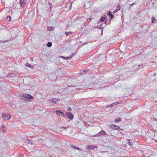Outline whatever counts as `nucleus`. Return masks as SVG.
Segmentation results:
<instances>
[{
  "mask_svg": "<svg viewBox=\"0 0 157 157\" xmlns=\"http://www.w3.org/2000/svg\"><path fill=\"white\" fill-rule=\"evenodd\" d=\"M105 19V18L103 17H102L100 19V21H101L102 22H103Z\"/></svg>",
  "mask_w": 157,
  "mask_h": 157,
  "instance_id": "21",
  "label": "nucleus"
},
{
  "mask_svg": "<svg viewBox=\"0 0 157 157\" xmlns=\"http://www.w3.org/2000/svg\"><path fill=\"white\" fill-rule=\"evenodd\" d=\"M1 130L3 133H5L6 132L5 126L4 125H3L1 128Z\"/></svg>",
  "mask_w": 157,
  "mask_h": 157,
  "instance_id": "8",
  "label": "nucleus"
},
{
  "mask_svg": "<svg viewBox=\"0 0 157 157\" xmlns=\"http://www.w3.org/2000/svg\"><path fill=\"white\" fill-rule=\"evenodd\" d=\"M63 128H64V129H65V127H63Z\"/></svg>",
  "mask_w": 157,
  "mask_h": 157,
  "instance_id": "34",
  "label": "nucleus"
},
{
  "mask_svg": "<svg viewBox=\"0 0 157 157\" xmlns=\"http://www.w3.org/2000/svg\"><path fill=\"white\" fill-rule=\"evenodd\" d=\"M128 140L129 141H128V144L129 145H130L131 144H130V139H128Z\"/></svg>",
  "mask_w": 157,
  "mask_h": 157,
  "instance_id": "31",
  "label": "nucleus"
},
{
  "mask_svg": "<svg viewBox=\"0 0 157 157\" xmlns=\"http://www.w3.org/2000/svg\"><path fill=\"white\" fill-rule=\"evenodd\" d=\"M155 142H157V140H155Z\"/></svg>",
  "mask_w": 157,
  "mask_h": 157,
  "instance_id": "35",
  "label": "nucleus"
},
{
  "mask_svg": "<svg viewBox=\"0 0 157 157\" xmlns=\"http://www.w3.org/2000/svg\"><path fill=\"white\" fill-rule=\"evenodd\" d=\"M61 57L62 58L66 59V57H64L63 56H61Z\"/></svg>",
  "mask_w": 157,
  "mask_h": 157,
  "instance_id": "33",
  "label": "nucleus"
},
{
  "mask_svg": "<svg viewBox=\"0 0 157 157\" xmlns=\"http://www.w3.org/2000/svg\"><path fill=\"white\" fill-rule=\"evenodd\" d=\"M59 113H60V114H62V116H64V114L63 112H62L60 111V112Z\"/></svg>",
  "mask_w": 157,
  "mask_h": 157,
  "instance_id": "27",
  "label": "nucleus"
},
{
  "mask_svg": "<svg viewBox=\"0 0 157 157\" xmlns=\"http://www.w3.org/2000/svg\"><path fill=\"white\" fill-rule=\"evenodd\" d=\"M155 21V20L154 17H153L151 19V22L152 23H154Z\"/></svg>",
  "mask_w": 157,
  "mask_h": 157,
  "instance_id": "23",
  "label": "nucleus"
},
{
  "mask_svg": "<svg viewBox=\"0 0 157 157\" xmlns=\"http://www.w3.org/2000/svg\"><path fill=\"white\" fill-rule=\"evenodd\" d=\"M104 136H108V134L106 133H105V132H104Z\"/></svg>",
  "mask_w": 157,
  "mask_h": 157,
  "instance_id": "29",
  "label": "nucleus"
},
{
  "mask_svg": "<svg viewBox=\"0 0 157 157\" xmlns=\"http://www.w3.org/2000/svg\"><path fill=\"white\" fill-rule=\"evenodd\" d=\"M135 4H136V3H135V2H134V3H132V4H130V6H129V8H130V7H131L132 6V5H135Z\"/></svg>",
  "mask_w": 157,
  "mask_h": 157,
  "instance_id": "26",
  "label": "nucleus"
},
{
  "mask_svg": "<svg viewBox=\"0 0 157 157\" xmlns=\"http://www.w3.org/2000/svg\"><path fill=\"white\" fill-rule=\"evenodd\" d=\"M2 117L5 120H9L11 118V116L8 114L4 113L2 114Z\"/></svg>",
  "mask_w": 157,
  "mask_h": 157,
  "instance_id": "3",
  "label": "nucleus"
},
{
  "mask_svg": "<svg viewBox=\"0 0 157 157\" xmlns=\"http://www.w3.org/2000/svg\"><path fill=\"white\" fill-rule=\"evenodd\" d=\"M66 114L70 119L71 120L73 119V116L71 113L67 112Z\"/></svg>",
  "mask_w": 157,
  "mask_h": 157,
  "instance_id": "5",
  "label": "nucleus"
},
{
  "mask_svg": "<svg viewBox=\"0 0 157 157\" xmlns=\"http://www.w3.org/2000/svg\"><path fill=\"white\" fill-rule=\"evenodd\" d=\"M87 147V149L90 150H94L95 148H96V147L94 145H87L86 146Z\"/></svg>",
  "mask_w": 157,
  "mask_h": 157,
  "instance_id": "6",
  "label": "nucleus"
},
{
  "mask_svg": "<svg viewBox=\"0 0 157 157\" xmlns=\"http://www.w3.org/2000/svg\"><path fill=\"white\" fill-rule=\"evenodd\" d=\"M120 9V7L119 6H118L117 8V9L113 11V13H116L117 11L119 10Z\"/></svg>",
  "mask_w": 157,
  "mask_h": 157,
  "instance_id": "15",
  "label": "nucleus"
},
{
  "mask_svg": "<svg viewBox=\"0 0 157 157\" xmlns=\"http://www.w3.org/2000/svg\"><path fill=\"white\" fill-rule=\"evenodd\" d=\"M105 131L104 130H102V131H101L99 132H100V135L101 136H104V132H105Z\"/></svg>",
  "mask_w": 157,
  "mask_h": 157,
  "instance_id": "16",
  "label": "nucleus"
},
{
  "mask_svg": "<svg viewBox=\"0 0 157 157\" xmlns=\"http://www.w3.org/2000/svg\"><path fill=\"white\" fill-rule=\"evenodd\" d=\"M89 71V69H86V70H84L83 71H80V74H85L86 73L88 72Z\"/></svg>",
  "mask_w": 157,
  "mask_h": 157,
  "instance_id": "7",
  "label": "nucleus"
},
{
  "mask_svg": "<svg viewBox=\"0 0 157 157\" xmlns=\"http://www.w3.org/2000/svg\"><path fill=\"white\" fill-rule=\"evenodd\" d=\"M11 19V16H8L6 18V20L7 21H10Z\"/></svg>",
  "mask_w": 157,
  "mask_h": 157,
  "instance_id": "20",
  "label": "nucleus"
},
{
  "mask_svg": "<svg viewBox=\"0 0 157 157\" xmlns=\"http://www.w3.org/2000/svg\"><path fill=\"white\" fill-rule=\"evenodd\" d=\"M114 103H115V105H116L118 104L119 103L118 102H115Z\"/></svg>",
  "mask_w": 157,
  "mask_h": 157,
  "instance_id": "32",
  "label": "nucleus"
},
{
  "mask_svg": "<svg viewBox=\"0 0 157 157\" xmlns=\"http://www.w3.org/2000/svg\"><path fill=\"white\" fill-rule=\"evenodd\" d=\"M20 4L22 7H24L25 5V3L24 2V0H20Z\"/></svg>",
  "mask_w": 157,
  "mask_h": 157,
  "instance_id": "9",
  "label": "nucleus"
},
{
  "mask_svg": "<svg viewBox=\"0 0 157 157\" xmlns=\"http://www.w3.org/2000/svg\"><path fill=\"white\" fill-rule=\"evenodd\" d=\"M107 15H108L110 16L111 19H112L113 18V15L111 13V12L109 11Z\"/></svg>",
  "mask_w": 157,
  "mask_h": 157,
  "instance_id": "12",
  "label": "nucleus"
},
{
  "mask_svg": "<svg viewBox=\"0 0 157 157\" xmlns=\"http://www.w3.org/2000/svg\"><path fill=\"white\" fill-rule=\"evenodd\" d=\"M59 100L57 98L51 99L48 100V102L52 105L56 104L58 103Z\"/></svg>",
  "mask_w": 157,
  "mask_h": 157,
  "instance_id": "2",
  "label": "nucleus"
},
{
  "mask_svg": "<svg viewBox=\"0 0 157 157\" xmlns=\"http://www.w3.org/2000/svg\"><path fill=\"white\" fill-rule=\"evenodd\" d=\"M56 112L57 114H60V113H59L60 112V111H58V110H56Z\"/></svg>",
  "mask_w": 157,
  "mask_h": 157,
  "instance_id": "28",
  "label": "nucleus"
},
{
  "mask_svg": "<svg viewBox=\"0 0 157 157\" xmlns=\"http://www.w3.org/2000/svg\"><path fill=\"white\" fill-rule=\"evenodd\" d=\"M71 109L70 107H69L68 109V111H71Z\"/></svg>",
  "mask_w": 157,
  "mask_h": 157,
  "instance_id": "30",
  "label": "nucleus"
},
{
  "mask_svg": "<svg viewBox=\"0 0 157 157\" xmlns=\"http://www.w3.org/2000/svg\"><path fill=\"white\" fill-rule=\"evenodd\" d=\"M15 76V75L13 73L8 74L7 75V77L12 78Z\"/></svg>",
  "mask_w": 157,
  "mask_h": 157,
  "instance_id": "10",
  "label": "nucleus"
},
{
  "mask_svg": "<svg viewBox=\"0 0 157 157\" xmlns=\"http://www.w3.org/2000/svg\"><path fill=\"white\" fill-rule=\"evenodd\" d=\"M101 136L100 132H99L98 134H96V135H94V136H92V137H95V136L98 137V136Z\"/></svg>",
  "mask_w": 157,
  "mask_h": 157,
  "instance_id": "18",
  "label": "nucleus"
},
{
  "mask_svg": "<svg viewBox=\"0 0 157 157\" xmlns=\"http://www.w3.org/2000/svg\"><path fill=\"white\" fill-rule=\"evenodd\" d=\"M26 66L28 67H29L31 68H33V67L31 65H30V64H29V63H27L26 64Z\"/></svg>",
  "mask_w": 157,
  "mask_h": 157,
  "instance_id": "19",
  "label": "nucleus"
},
{
  "mask_svg": "<svg viewBox=\"0 0 157 157\" xmlns=\"http://www.w3.org/2000/svg\"><path fill=\"white\" fill-rule=\"evenodd\" d=\"M109 128H111L114 130H122V129H121L117 125H116L114 124H112L111 125H109Z\"/></svg>",
  "mask_w": 157,
  "mask_h": 157,
  "instance_id": "4",
  "label": "nucleus"
},
{
  "mask_svg": "<svg viewBox=\"0 0 157 157\" xmlns=\"http://www.w3.org/2000/svg\"><path fill=\"white\" fill-rule=\"evenodd\" d=\"M52 43H51L50 42H48L47 44V46L49 47H51L52 46Z\"/></svg>",
  "mask_w": 157,
  "mask_h": 157,
  "instance_id": "17",
  "label": "nucleus"
},
{
  "mask_svg": "<svg viewBox=\"0 0 157 157\" xmlns=\"http://www.w3.org/2000/svg\"><path fill=\"white\" fill-rule=\"evenodd\" d=\"M115 103H112L111 105H108V106L109 107H111V106H113L115 105Z\"/></svg>",
  "mask_w": 157,
  "mask_h": 157,
  "instance_id": "25",
  "label": "nucleus"
},
{
  "mask_svg": "<svg viewBox=\"0 0 157 157\" xmlns=\"http://www.w3.org/2000/svg\"><path fill=\"white\" fill-rule=\"evenodd\" d=\"M71 33H72L71 32H66L65 33V34L67 36L69 35L70 34H71Z\"/></svg>",
  "mask_w": 157,
  "mask_h": 157,
  "instance_id": "22",
  "label": "nucleus"
},
{
  "mask_svg": "<svg viewBox=\"0 0 157 157\" xmlns=\"http://www.w3.org/2000/svg\"><path fill=\"white\" fill-rule=\"evenodd\" d=\"M21 97L22 99L24 98L27 101H29L30 99L33 98V96L28 94H26L25 95H22Z\"/></svg>",
  "mask_w": 157,
  "mask_h": 157,
  "instance_id": "1",
  "label": "nucleus"
},
{
  "mask_svg": "<svg viewBox=\"0 0 157 157\" xmlns=\"http://www.w3.org/2000/svg\"><path fill=\"white\" fill-rule=\"evenodd\" d=\"M54 28L53 27H48L47 29V30L50 31H52L54 29Z\"/></svg>",
  "mask_w": 157,
  "mask_h": 157,
  "instance_id": "13",
  "label": "nucleus"
},
{
  "mask_svg": "<svg viewBox=\"0 0 157 157\" xmlns=\"http://www.w3.org/2000/svg\"><path fill=\"white\" fill-rule=\"evenodd\" d=\"M74 55L71 56L70 58L69 57H66V59H70V58H72Z\"/></svg>",
  "mask_w": 157,
  "mask_h": 157,
  "instance_id": "24",
  "label": "nucleus"
},
{
  "mask_svg": "<svg viewBox=\"0 0 157 157\" xmlns=\"http://www.w3.org/2000/svg\"><path fill=\"white\" fill-rule=\"evenodd\" d=\"M71 147L75 149H77V150H79V147H76V146H74V145H71Z\"/></svg>",
  "mask_w": 157,
  "mask_h": 157,
  "instance_id": "14",
  "label": "nucleus"
},
{
  "mask_svg": "<svg viewBox=\"0 0 157 157\" xmlns=\"http://www.w3.org/2000/svg\"><path fill=\"white\" fill-rule=\"evenodd\" d=\"M121 120L122 119L121 118H118L115 119V122L116 123H118L121 121Z\"/></svg>",
  "mask_w": 157,
  "mask_h": 157,
  "instance_id": "11",
  "label": "nucleus"
}]
</instances>
